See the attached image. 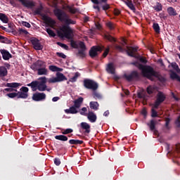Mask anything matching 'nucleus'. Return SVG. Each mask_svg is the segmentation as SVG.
<instances>
[{"mask_svg":"<svg viewBox=\"0 0 180 180\" xmlns=\"http://www.w3.org/2000/svg\"><path fill=\"white\" fill-rule=\"evenodd\" d=\"M54 14L60 22H64L65 25L60 28V31H58V35L60 38L71 39L74 37V30L70 27V25H76L77 21L71 20L68 14L60 9H56Z\"/></svg>","mask_w":180,"mask_h":180,"instance_id":"1","label":"nucleus"},{"mask_svg":"<svg viewBox=\"0 0 180 180\" xmlns=\"http://www.w3.org/2000/svg\"><path fill=\"white\" fill-rule=\"evenodd\" d=\"M140 70L141 71L142 76L151 82L154 81L153 77L158 73V72L155 71L154 68L150 65H145V67Z\"/></svg>","mask_w":180,"mask_h":180,"instance_id":"2","label":"nucleus"},{"mask_svg":"<svg viewBox=\"0 0 180 180\" xmlns=\"http://www.w3.org/2000/svg\"><path fill=\"white\" fill-rule=\"evenodd\" d=\"M83 86H84V88L86 89L92 91H96L98 88V83L89 79H85L84 81H83Z\"/></svg>","mask_w":180,"mask_h":180,"instance_id":"3","label":"nucleus"},{"mask_svg":"<svg viewBox=\"0 0 180 180\" xmlns=\"http://www.w3.org/2000/svg\"><path fill=\"white\" fill-rule=\"evenodd\" d=\"M68 80L67 77L61 72H58L56 74V77L49 78L48 80L49 84H54L56 82H63Z\"/></svg>","mask_w":180,"mask_h":180,"instance_id":"4","label":"nucleus"},{"mask_svg":"<svg viewBox=\"0 0 180 180\" xmlns=\"http://www.w3.org/2000/svg\"><path fill=\"white\" fill-rule=\"evenodd\" d=\"M167 98V96L162 91H158V95L156 96V101L154 104V108L158 109L160 107V104L163 103V102Z\"/></svg>","mask_w":180,"mask_h":180,"instance_id":"5","label":"nucleus"},{"mask_svg":"<svg viewBox=\"0 0 180 180\" xmlns=\"http://www.w3.org/2000/svg\"><path fill=\"white\" fill-rule=\"evenodd\" d=\"M124 77L128 82H132L133 80H138L140 78V75L137 71H133L130 73V75H124Z\"/></svg>","mask_w":180,"mask_h":180,"instance_id":"6","label":"nucleus"},{"mask_svg":"<svg viewBox=\"0 0 180 180\" xmlns=\"http://www.w3.org/2000/svg\"><path fill=\"white\" fill-rule=\"evenodd\" d=\"M39 80H41L38 84V87L37 88V90L39 91H46V82H47V78L46 77H40L39 78Z\"/></svg>","mask_w":180,"mask_h":180,"instance_id":"7","label":"nucleus"},{"mask_svg":"<svg viewBox=\"0 0 180 180\" xmlns=\"http://www.w3.org/2000/svg\"><path fill=\"white\" fill-rule=\"evenodd\" d=\"M79 46L80 49L76 53V56L80 58H84L86 56L85 51L86 49L85 44L84 41H79Z\"/></svg>","mask_w":180,"mask_h":180,"instance_id":"8","label":"nucleus"},{"mask_svg":"<svg viewBox=\"0 0 180 180\" xmlns=\"http://www.w3.org/2000/svg\"><path fill=\"white\" fill-rule=\"evenodd\" d=\"M46 68V62L43 60H38L34 63L32 64L31 69L37 70L39 68Z\"/></svg>","mask_w":180,"mask_h":180,"instance_id":"9","label":"nucleus"},{"mask_svg":"<svg viewBox=\"0 0 180 180\" xmlns=\"http://www.w3.org/2000/svg\"><path fill=\"white\" fill-rule=\"evenodd\" d=\"M46 95L44 93H39L37 92L33 94V96H32V99H33L34 101H42L44 99H46Z\"/></svg>","mask_w":180,"mask_h":180,"instance_id":"10","label":"nucleus"},{"mask_svg":"<svg viewBox=\"0 0 180 180\" xmlns=\"http://www.w3.org/2000/svg\"><path fill=\"white\" fill-rule=\"evenodd\" d=\"M138 51V46H127V49H125V52H127L128 56L134 58L136 56L134 53Z\"/></svg>","mask_w":180,"mask_h":180,"instance_id":"11","label":"nucleus"},{"mask_svg":"<svg viewBox=\"0 0 180 180\" xmlns=\"http://www.w3.org/2000/svg\"><path fill=\"white\" fill-rule=\"evenodd\" d=\"M31 44L32 45H33V48L37 51L42 50L44 48V46H42V44H41L38 39H31Z\"/></svg>","mask_w":180,"mask_h":180,"instance_id":"12","label":"nucleus"},{"mask_svg":"<svg viewBox=\"0 0 180 180\" xmlns=\"http://www.w3.org/2000/svg\"><path fill=\"white\" fill-rule=\"evenodd\" d=\"M98 51H102V48L100 46H92L89 51V56L92 58L98 56Z\"/></svg>","mask_w":180,"mask_h":180,"instance_id":"13","label":"nucleus"},{"mask_svg":"<svg viewBox=\"0 0 180 180\" xmlns=\"http://www.w3.org/2000/svg\"><path fill=\"white\" fill-rule=\"evenodd\" d=\"M0 53L2 54V58L4 60H8L13 58V55L8 50L0 49Z\"/></svg>","mask_w":180,"mask_h":180,"instance_id":"14","label":"nucleus"},{"mask_svg":"<svg viewBox=\"0 0 180 180\" xmlns=\"http://www.w3.org/2000/svg\"><path fill=\"white\" fill-rule=\"evenodd\" d=\"M34 71H37V75L39 76H46L48 75L49 70L46 68V67L38 68V69H34Z\"/></svg>","mask_w":180,"mask_h":180,"instance_id":"15","label":"nucleus"},{"mask_svg":"<svg viewBox=\"0 0 180 180\" xmlns=\"http://www.w3.org/2000/svg\"><path fill=\"white\" fill-rule=\"evenodd\" d=\"M80 128H82L83 130H85L84 133L86 134L91 133V125L87 122H82L80 123Z\"/></svg>","mask_w":180,"mask_h":180,"instance_id":"16","label":"nucleus"},{"mask_svg":"<svg viewBox=\"0 0 180 180\" xmlns=\"http://www.w3.org/2000/svg\"><path fill=\"white\" fill-rule=\"evenodd\" d=\"M97 118L98 117H96L95 112L89 111V113H87V120H89L90 122L95 123Z\"/></svg>","mask_w":180,"mask_h":180,"instance_id":"17","label":"nucleus"},{"mask_svg":"<svg viewBox=\"0 0 180 180\" xmlns=\"http://www.w3.org/2000/svg\"><path fill=\"white\" fill-rule=\"evenodd\" d=\"M79 108H77V107H75V106H72L71 108H69V109H66L65 110V112L66 114H72V115H75V114H77L78 113V110L77 109H79Z\"/></svg>","mask_w":180,"mask_h":180,"instance_id":"18","label":"nucleus"},{"mask_svg":"<svg viewBox=\"0 0 180 180\" xmlns=\"http://www.w3.org/2000/svg\"><path fill=\"white\" fill-rule=\"evenodd\" d=\"M73 103H74V105H72L73 107H76L77 108H80L82 103H84V98L79 97L78 99H75V101Z\"/></svg>","mask_w":180,"mask_h":180,"instance_id":"19","label":"nucleus"},{"mask_svg":"<svg viewBox=\"0 0 180 180\" xmlns=\"http://www.w3.org/2000/svg\"><path fill=\"white\" fill-rule=\"evenodd\" d=\"M39 82H39V81H33L31 83L27 84V86L28 87H31L32 91H35L37 90V87L39 86Z\"/></svg>","mask_w":180,"mask_h":180,"instance_id":"20","label":"nucleus"},{"mask_svg":"<svg viewBox=\"0 0 180 180\" xmlns=\"http://www.w3.org/2000/svg\"><path fill=\"white\" fill-rule=\"evenodd\" d=\"M42 18H44V21L46 22L47 25H49L51 26H53L56 23L54 20L51 19L50 17H48L46 15H44Z\"/></svg>","mask_w":180,"mask_h":180,"instance_id":"21","label":"nucleus"},{"mask_svg":"<svg viewBox=\"0 0 180 180\" xmlns=\"http://www.w3.org/2000/svg\"><path fill=\"white\" fill-rule=\"evenodd\" d=\"M8 75V70L5 66H0V77H6Z\"/></svg>","mask_w":180,"mask_h":180,"instance_id":"22","label":"nucleus"},{"mask_svg":"<svg viewBox=\"0 0 180 180\" xmlns=\"http://www.w3.org/2000/svg\"><path fill=\"white\" fill-rule=\"evenodd\" d=\"M106 70H107L108 73L115 74V67L113 66V63L108 64Z\"/></svg>","mask_w":180,"mask_h":180,"instance_id":"23","label":"nucleus"},{"mask_svg":"<svg viewBox=\"0 0 180 180\" xmlns=\"http://www.w3.org/2000/svg\"><path fill=\"white\" fill-rule=\"evenodd\" d=\"M83 143H84V141H79L76 139H71L69 141V144L70 145L78 146V145H82Z\"/></svg>","mask_w":180,"mask_h":180,"instance_id":"24","label":"nucleus"},{"mask_svg":"<svg viewBox=\"0 0 180 180\" xmlns=\"http://www.w3.org/2000/svg\"><path fill=\"white\" fill-rule=\"evenodd\" d=\"M55 139L65 142V141H68V136H65V135H56V136H55Z\"/></svg>","mask_w":180,"mask_h":180,"instance_id":"25","label":"nucleus"},{"mask_svg":"<svg viewBox=\"0 0 180 180\" xmlns=\"http://www.w3.org/2000/svg\"><path fill=\"white\" fill-rule=\"evenodd\" d=\"M167 12H168V14L169 16H176L177 15V12L172 7H169L167 8Z\"/></svg>","mask_w":180,"mask_h":180,"instance_id":"26","label":"nucleus"},{"mask_svg":"<svg viewBox=\"0 0 180 180\" xmlns=\"http://www.w3.org/2000/svg\"><path fill=\"white\" fill-rule=\"evenodd\" d=\"M74 38V37H72V39H68V40L70 41V43L71 44V46L72 49H78L79 46H80L79 45V43L77 44V41H74V39H72Z\"/></svg>","mask_w":180,"mask_h":180,"instance_id":"27","label":"nucleus"},{"mask_svg":"<svg viewBox=\"0 0 180 180\" xmlns=\"http://www.w3.org/2000/svg\"><path fill=\"white\" fill-rule=\"evenodd\" d=\"M90 108L94 110H98L99 104L98 102H90L89 103Z\"/></svg>","mask_w":180,"mask_h":180,"instance_id":"28","label":"nucleus"},{"mask_svg":"<svg viewBox=\"0 0 180 180\" xmlns=\"http://www.w3.org/2000/svg\"><path fill=\"white\" fill-rule=\"evenodd\" d=\"M49 70L51 72H61L63 70V69H61L57 66H55V65H50L49 66Z\"/></svg>","mask_w":180,"mask_h":180,"instance_id":"29","label":"nucleus"},{"mask_svg":"<svg viewBox=\"0 0 180 180\" xmlns=\"http://www.w3.org/2000/svg\"><path fill=\"white\" fill-rule=\"evenodd\" d=\"M153 77H155L156 79H158V81L160 82H162V83H164V82H165L167 81L165 79V78L160 74V72H158L156 75H155V76H153Z\"/></svg>","mask_w":180,"mask_h":180,"instance_id":"30","label":"nucleus"},{"mask_svg":"<svg viewBox=\"0 0 180 180\" xmlns=\"http://www.w3.org/2000/svg\"><path fill=\"white\" fill-rule=\"evenodd\" d=\"M156 124H157V121L151 120L150 122L148 123L147 125L149 127V129H150V131H154L155 129Z\"/></svg>","mask_w":180,"mask_h":180,"instance_id":"31","label":"nucleus"},{"mask_svg":"<svg viewBox=\"0 0 180 180\" xmlns=\"http://www.w3.org/2000/svg\"><path fill=\"white\" fill-rule=\"evenodd\" d=\"M125 5L131 9V11H136V7H134L131 0H127L125 1Z\"/></svg>","mask_w":180,"mask_h":180,"instance_id":"32","label":"nucleus"},{"mask_svg":"<svg viewBox=\"0 0 180 180\" xmlns=\"http://www.w3.org/2000/svg\"><path fill=\"white\" fill-rule=\"evenodd\" d=\"M17 94H18V98L26 99L29 96L27 93H23L22 91H18Z\"/></svg>","mask_w":180,"mask_h":180,"instance_id":"33","label":"nucleus"},{"mask_svg":"<svg viewBox=\"0 0 180 180\" xmlns=\"http://www.w3.org/2000/svg\"><path fill=\"white\" fill-rule=\"evenodd\" d=\"M0 20H1L3 23L6 24L8 22V18L5 14L0 13Z\"/></svg>","mask_w":180,"mask_h":180,"instance_id":"34","label":"nucleus"},{"mask_svg":"<svg viewBox=\"0 0 180 180\" xmlns=\"http://www.w3.org/2000/svg\"><path fill=\"white\" fill-rule=\"evenodd\" d=\"M79 77H80V73L79 72H76L75 76L70 78L69 82H77Z\"/></svg>","mask_w":180,"mask_h":180,"instance_id":"35","label":"nucleus"},{"mask_svg":"<svg viewBox=\"0 0 180 180\" xmlns=\"http://www.w3.org/2000/svg\"><path fill=\"white\" fill-rule=\"evenodd\" d=\"M29 32L22 28L18 29V32L16 33L17 35H27Z\"/></svg>","mask_w":180,"mask_h":180,"instance_id":"36","label":"nucleus"},{"mask_svg":"<svg viewBox=\"0 0 180 180\" xmlns=\"http://www.w3.org/2000/svg\"><path fill=\"white\" fill-rule=\"evenodd\" d=\"M20 86V83H15V82L7 83L6 85V87L11 88V89L18 88Z\"/></svg>","mask_w":180,"mask_h":180,"instance_id":"37","label":"nucleus"},{"mask_svg":"<svg viewBox=\"0 0 180 180\" xmlns=\"http://www.w3.org/2000/svg\"><path fill=\"white\" fill-rule=\"evenodd\" d=\"M155 91V87L154 86H148L147 87V93L148 95H152Z\"/></svg>","mask_w":180,"mask_h":180,"instance_id":"38","label":"nucleus"},{"mask_svg":"<svg viewBox=\"0 0 180 180\" xmlns=\"http://www.w3.org/2000/svg\"><path fill=\"white\" fill-rule=\"evenodd\" d=\"M153 8H154V10L156 12H160L162 9V4L160 3H156V5L153 6Z\"/></svg>","mask_w":180,"mask_h":180,"instance_id":"39","label":"nucleus"},{"mask_svg":"<svg viewBox=\"0 0 180 180\" xmlns=\"http://www.w3.org/2000/svg\"><path fill=\"white\" fill-rule=\"evenodd\" d=\"M153 29L155 30V32H156L158 34H160V27L158 25V23L154 22L153 24Z\"/></svg>","mask_w":180,"mask_h":180,"instance_id":"40","label":"nucleus"},{"mask_svg":"<svg viewBox=\"0 0 180 180\" xmlns=\"http://www.w3.org/2000/svg\"><path fill=\"white\" fill-rule=\"evenodd\" d=\"M131 65L139 68V70H141L146 67V65H143V64L139 63V62L131 63Z\"/></svg>","mask_w":180,"mask_h":180,"instance_id":"41","label":"nucleus"},{"mask_svg":"<svg viewBox=\"0 0 180 180\" xmlns=\"http://www.w3.org/2000/svg\"><path fill=\"white\" fill-rule=\"evenodd\" d=\"M138 98L143 99L144 101H147V96L146 94H143V92H139L137 94Z\"/></svg>","mask_w":180,"mask_h":180,"instance_id":"42","label":"nucleus"},{"mask_svg":"<svg viewBox=\"0 0 180 180\" xmlns=\"http://www.w3.org/2000/svg\"><path fill=\"white\" fill-rule=\"evenodd\" d=\"M104 38H105V39H107L108 41H110L111 42H115L116 40L114 37H112V36H110L109 34H107L104 36Z\"/></svg>","mask_w":180,"mask_h":180,"instance_id":"43","label":"nucleus"},{"mask_svg":"<svg viewBox=\"0 0 180 180\" xmlns=\"http://www.w3.org/2000/svg\"><path fill=\"white\" fill-rule=\"evenodd\" d=\"M62 131H63L61 132V134L64 135L70 134L72 133V131H74V130L72 129H62Z\"/></svg>","mask_w":180,"mask_h":180,"instance_id":"44","label":"nucleus"},{"mask_svg":"<svg viewBox=\"0 0 180 180\" xmlns=\"http://www.w3.org/2000/svg\"><path fill=\"white\" fill-rule=\"evenodd\" d=\"M46 32L51 37H55L56 36V34H55L54 32L50 28L46 29Z\"/></svg>","mask_w":180,"mask_h":180,"instance_id":"45","label":"nucleus"},{"mask_svg":"<svg viewBox=\"0 0 180 180\" xmlns=\"http://www.w3.org/2000/svg\"><path fill=\"white\" fill-rule=\"evenodd\" d=\"M93 97H94V98H95L96 100V99H101V98H102L101 94H98V93L96 92V91H94V93H93Z\"/></svg>","mask_w":180,"mask_h":180,"instance_id":"46","label":"nucleus"},{"mask_svg":"<svg viewBox=\"0 0 180 180\" xmlns=\"http://www.w3.org/2000/svg\"><path fill=\"white\" fill-rule=\"evenodd\" d=\"M179 75L175 72H172V74H170V79H176L179 78Z\"/></svg>","mask_w":180,"mask_h":180,"instance_id":"47","label":"nucleus"},{"mask_svg":"<svg viewBox=\"0 0 180 180\" xmlns=\"http://www.w3.org/2000/svg\"><path fill=\"white\" fill-rule=\"evenodd\" d=\"M106 26L110 30H113L115 29V25H113L112 22H109L106 23Z\"/></svg>","mask_w":180,"mask_h":180,"instance_id":"48","label":"nucleus"},{"mask_svg":"<svg viewBox=\"0 0 180 180\" xmlns=\"http://www.w3.org/2000/svg\"><path fill=\"white\" fill-rule=\"evenodd\" d=\"M56 56H58V57L62 58L63 59H65L67 58V56L65 55L63 52H56Z\"/></svg>","mask_w":180,"mask_h":180,"instance_id":"49","label":"nucleus"},{"mask_svg":"<svg viewBox=\"0 0 180 180\" xmlns=\"http://www.w3.org/2000/svg\"><path fill=\"white\" fill-rule=\"evenodd\" d=\"M6 96L10 98H15V97H18V94H17V93H10L6 94Z\"/></svg>","mask_w":180,"mask_h":180,"instance_id":"50","label":"nucleus"},{"mask_svg":"<svg viewBox=\"0 0 180 180\" xmlns=\"http://www.w3.org/2000/svg\"><path fill=\"white\" fill-rule=\"evenodd\" d=\"M20 91H21V93L27 94L29 92V89L26 86H22L21 87Z\"/></svg>","mask_w":180,"mask_h":180,"instance_id":"51","label":"nucleus"},{"mask_svg":"<svg viewBox=\"0 0 180 180\" xmlns=\"http://www.w3.org/2000/svg\"><path fill=\"white\" fill-rule=\"evenodd\" d=\"M58 46H61L63 49H65V50H68V46L67 44H64L60 41L57 42Z\"/></svg>","mask_w":180,"mask_h":180,"instance_id":"52","label":"nucleus"},{"mask_svg":"<svg viewBox=\"0 0 180 180\" xmlns=\"http://www.w3.org/2000/svg\"><path fill=\"white\" fill-rule=\"evenodd\" d=\"M158 112L156 110H155L154 109L151 110V117H158Z\"/></svg>","mask_w":180,"mask_h":180,"instance_id":"53","label":"nucleus"},{"mask_svg":"<svg viewBox=\"0 0 180 180\" xmlns=\"http://www.w3.org/2000/svg\"><path fill=\"white\" fill-rule=\"evenodd\" d=\"M68 9H69L70 13H73V14L77 13V11H78L77 8H72V7H69Z\"/></svg>","mask_w":180,"mask_h":180,"instance_id":"54","label":"nucleus"},{"mask_svg":"<svg viewBox=\"0 0 180 180\" xmlns=\"http://www.w3.org/2000/svg\"><path fill=\"white\" fill-rule=\"evenodd\" d=\"M109 51H110V48L108 47L105 51H104L103 53V58H105L108 56V53H109Z\"/></svg>","mask_w":180,"mask_h":180,"instance_id":"55","label":"nucleus"},{"mask_svg":"<svg viewBox=\"0 0 180 180\" xmlns=\"http://www.w3.org/2000/svg\"><path fill=\"white\" fill-rule=\"evenodd\" d=\"M103 11H108L110 7V5L108 4H105L104 6H102Z\"/></svg>","mask_w":180,"mask_h":180,"instance_id":"56","label":"nucleus"},{"mask_svg":"<svg viewBox=\"0 0 180 180\" xmlns=\"http://www.w3.org/2000/svg\"><path fill=\"white\" fill-rule=\"evenodd\" d=\"M54 163L56 166H60V165L61 163L60 160L59 158H55Z\"/></svg>","mask_w":180,"mask_h":180,"instance_id":"57","label":"nucleus"},{"mask_svg":"<svg viewBox=\"0 0 180 180\" xmlns=\"http://www.w3.org/2000/svg\"><path fill=\"white\" fill-rule=\"evenodd\" d=\"M170 123V118L165 119V127L166 129H169V124Z\"/></svg>","mask_w":180,"mask_h":180,"instance_id":"58","label":"nucleus"},{"mask_svg":"<svg viewBox=\"0 0 180 180\" xmlns=\"http://www.w3.org/2000/svg\"><path fill=\"white\" fill-rule=\"evenodd\" d=\"M42 6H41L40 8H37V10H35V13H37V15H41V13H42Z\"/></svg>","mask_w":180,"mask_h":180,"instance_id":"59","label":"nucleus"},{"mask_svg":"<svg viewBox=\"0 0 180 180\" xmlns=\"http://www.w3.org/2000/svg\"><path fill=\"white\" fill-rule=\"evenodd\" d=\"M172 67L173 69H174L175 70H179V66L177 65L176 63H172Z\"/></svg>","mask_w":180,"mask_h":180,"instance_id":"60","label":"nucleus"},{"mask_svg":"<svg viewBox=\"0 0 180 180\" xmlns=\"http://www.w3.org/2000/svg\"><path fill=\"white\" fill-rule=\"evenodd\" d=\"M22 25L25 27H27V28H30L32 27V25H30V24L29 22H22Z\"/></svg>","mask_w":180,"mask_h":180,"instance_id":"61","label":"nucleus"},{"mask_svg":"<svg viewBox=\"0 0 180 180\" xmlns=\"http://www.w3.org/2000/svg\"><path fill=\"white\" fill-rule=\"evenodd\" d=\"M175 124H176V127H180V115H179L178 119L176 120Z\"/></svg>","mask_w":180,"mask_h":180,"instance_id":"62","label":"nucleus"},{"mask_svg":"<svg viewBox=\"0 0 180 180\" xmlns=\"http://www.w3.org/2000/svg\"><path fill=\"white\" fill-rule=\"evenodd\" d=\"M4 91H6V92H13V91L17 92V90L13 88L4 89Z\"/></svg>","mask_w":180,"mask_h":180,"instance_id":"63","label":"nucleus"},{"mask_svg":"<svg viewBox=\"0 0 180 180\" xmlns=\"http://www.w3.org/2000/svg\"><path fill=\"white\" fill-rule=\"evenodd\" d=\"M115 48L117 49V50H119V51H121V52L124 51L122 46H120L119 45L116 44V46H115Z\"/></svg>","mask_w":180,"mask_h":180,"instance_id":"64","label":"nucleus"}]
</instances>
